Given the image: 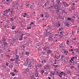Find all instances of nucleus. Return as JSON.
<instances>
[{
  "mask_svg": "<svg viewBox=\"0 0 79 79\" xmlns=\"http://www.w3.org/2000/svg\"><path fill=\"white\" fill-rule=\"evenodd\" d=\"M31 75H32L31 76V79H33L34 77V76H36V77H38V76L39 75V73H31Z\"/></svg>",
  "mask_w": 79,
  "mask_h": 79,
  "instance_id": "f257e3e1",
  "label": "nucleus"
},
{
  "mask_svg": "<svg viewBox=\"0 0 79 79\" xmlns=\"http://www.w3.org/2000/svg\"><path fill=\"white\" fill-rule=\"evenodd\" d=\"M78 44L79 45V43H78Z\"/></svg>",
  "mask_w": 79,
  "mask_h": 79,
  "instance_id": "0e129e2a",
  "label": "nucleus"
},
{
  "mask_svg": "<svg viewBox=\"0 0 79 79\" xmlns=\"http://www.w3.org/2000/svg\"><path fill=\"white\" fill-rule=\"evenodd\" d=\"M59 30L60 31V30H61V28H59Z\"/></svg>",
  "mask_w": 79,
  "mask_h": 79,
  "instance_id": "603ef678",
  "label": "nucleus"
},
{
  "mask_svg": "<svg viewBox=\"0 0 79 79\" xmlns=\"http://www.w3.org/2000/svg\"><path fill=\"white\" fill-rule=\"evenodd\" d=\"M57 74H59V73H58V72H57Z\"/></svg>",
  "mask_w": 79,
  "mask_h": 79,
  "instance_id": "6e6d98bb",
  "label": "nucleus"
},
{
  "mask_svg": "<svg viewBox=\"0 0 79 79\" xmlns=\"http://www.w3.org/2000/svg\"><path fill=\"white\" fill-rule=\"evenodd\" d=\"M30 25L32 26V27H33L34 26V23L33 22H31L30 23Z\"/></svg>",
  "mask_w": 79,
  "mask_h": 79,
  "instance_id": "ddd939ff",
  "label": "nucleus"
},
{
  "mask_svg": "<svg viewBox=\"0 0 79 79\" xmlns=\"http://www.w3.org/2000/svg\"><path fill=\"white\" fill-rule=\"evenodd\" d=\"M16 63H17V64H19V63H20V62H18V61H16Z\"/></svg>",
  "mask_w": 79,
  "mask_h": 79,
  "instance_id": "cd10ccee",
  "label": "nucleus"
},
{
  "mask_svg": "<svg viewBox=\"0 0 79 79\" xmlns=\"http://www.w3.org/2000/svg\"><path fill=\"white\" fill-rule=\"evenodd\" d=\"M78 69H79V66H77Z\"/></svg>",
  "mask_w": 79,
  "mask_h": 79,
  "instance_id": "a18cd8bd",
  "label": "nucleus"
},
{
  "mask_svg": "<svg viewBox=\"0 0 79 79\" xmlns=\"http://www.w3.org/2000/svg\"><path fill=\"white\" fill-rule=\"evenodd\" d=\"M76 38H75V39H73V40H76Z\"/></svg>",
  "mask_w": 79,
  "mask_h": 79,
  "instance_id": "8fccbe9b",
  "label": "nucleus"
},
{
  "mask_svg": "<svg viewBox=\"0 0 79 79\" xmlns=\"http://www.w3.org/2000/svg\"><path fill=\"white\" fill-rule=\"evenodd\" d=\"M24 15H23V17H24V18H25L26 17V16H27V14H26V13H24Z\"/></svg>",
  "mask_w": 79,
  "mask_h": 79,
  "instance_id": "f3484780",
  "label": "nucleus"
},
{
  "mask_svg": "<svg viewBox=\"0 0 79 79\" xmlns=\"http://www.w3.org/2000/svg\"><path fill=\"white\" fill-rule=\"evenodd\" d=\"M44 50H45V51H46V50H47V49L45 48Z\"/></svg>",
  "mask_w": 79,
  "mask_h": 79,
  "instance_id": "c03bdc74",
  "label": "nucleus"
},
{
  "mask_svg": "<svg viewBox=\"0 0 79 79\" xmlns=\"http://www.w3.org/2000/svg\"><path fill=\"white\" fill-rule=\"evenodd\" d=\"M73 5H74V3H73Z\"/></svg>",
  "mask_w": 79,
  "mask_h": 79,
  "instance_id": "3c124183",
  "label": "nucleus"
},
{
  "mask_svg": "<svg viewBox=\"0 0 79 79\" xmlns=\"http://www.w3.org/2000/svg\"><path fill=\"white\" fill-rule=\"evenodd\" d=\"M72 21L73 22V21H74V19H73V20H72Z\"/></svg>",
  "mask_w": 79,
  "mask_h": 79,
  "instance_id": "a19ab883",
  "label": "nucleus"
},
{
  "mask_svg": "<svg viewBox=\"0 0 79 79\" xmlns=\"http://www.w3.org/2000/svg\"><path fill=\"white\" fill-rule=\"evenodd\" d=\"M26 55H27V56H28L29 55V52H26Z\"/></svg>",
  "mask_w": 79,
  "mask_h": 79,
  "instance_id": "6ab92c4d",
  "label": "nucleus"
},
{
  "mask_svg": "<svg viewBox=\"0 0 79 79\" xmlns=\"http://www.w3.org/2000/svg\"><path fill=\"white\" fill-rule=\"evenodd\" d=\"M61 75H63V73H61Z\"/></svg>",
  "mask_w": 79,
  "mask_h": 79,
  "instance_id": "338daca9",
  "label": "nucleus"
},
{
  "mask_svg": "<svg viewBox=\"0 0 79 79\" xmlns=\"http://www.w3.org/2000/svg\"><path fill=\"white\" fill-rule=\"evenodd\" d=\"M17 57L16 58V60H18V59L19 58V56H18L17 55H16Z\"/></svg>",
  "mask_w": 79,
  "mask_h": 79,
  "instance_id": "4be33fe9",
  "label": "nucleus"
},
{
  "mask_svg": "<svg viewBox=\"0 0 79 79\" xmlns=\"http://www.w3.org/2000/svg\"><path fill=\"white\" fill-rule=\"evenodd\" d=\"M67 19L68 21H72L71 18H67Z\"/></svg>",
  "mask_w": 79,
  "mask_h": 79,
  "instance_id": "f8f14e48",
  "label": "nucleus"
},
{
  "mask_svg": "<svg viewBox=\"0 0 79 79\" xmlns=\"http://www.w3.org/2000/svg\"><path fill=\"white\" fill-rule=\"evenodd\" d=\"M75 50L76 51V52H79V50L78 49H75Z\"/></svg>",
  "mask_w": 79,
  "mask_h": 79,
  "instance_id": "393cba45",
  "label": "nucleus"
},
{
  "mask_svg": "<svg viewBox=\"0 0 79 79\" xmlns=\"http://www.w3.org/2000/svg\"><path fill=\"white\" fill-rule=\"evenodd\" d=\"M70 48H73V47L72 46H70Z\"/></svg>",
  "mask_w": 79,
  "mask_h": 79,
  "instance_id": "5fc2aeb1",
  "label": "nucleus"
},
{
  "mask_svg": "<svg viewBox=\"0 0 79 79\" xmlns=\"http://www.w3.org/2000/svg\"><path fill=\"white\" fill-rule=\"evenodd\" d=\"M69 58L68 57H64V61H65V62H68V60Z\"/></svg>",
  "mask_w": 79,
  "mask_h": 79,
  "instance_id": "39448f33",
  "label": "nucleus"
},
{
  "mask_svg": "<svg viewBox=\"0 0 79 79\" xmlns=\"http://www.w3.org/2000/svg\"><path fill=\"white\" fill-rule=\"evenodd\" d=\"M15 27H16V26H12V29H15Z\"/></svg>",
  "mask_w": 79,
  "mask_h": 79,
  "instance_id": "aec40b11",
  "label": "nucleus"
},
{
  "mask_svg": "<svg viewBox=\"0 0 79 79\" xmlns=\"http://www.w3.org/2000/svg\"><path fill=\"white\" fill-rule=\"evenodd\" d=\"M26 6L27 7V8H29V4L27 5Z\"/></svg>",
  "mask_w": 79,
  "mask_h": 79,
  "instance_id": "c85d7f7f",
  "label": "nucleus"
},
{
  "mask_svg": "<svg viewBox=\"0 0 79 79\" xmlns=\"http://www.w3.org/2000/svg\"><path fill=\"white\" fill-rule=\"evenodd\" d=\"M4 45H5V46H6V45H7V43H6V42L4 43Z\"/></svg>",
  "mask_w": 79,
  "mask_h": 79,
  "instance_id": "b1692460",
  "label": "nucleus"
},
{
  "mask_svg": "<svg viewBox=\"0 0 79 79\" xmlns=\"http://www.w3.org/2000/svg\"><path fill=\"white\" fill-rule=\"evenodd\" d=\"M72 58L73 60V59H74V57H73Z\"/></svg>",
  "mask_w": 79,
  "mask_h": 79,
  "instance_id": "ea45409f",
  "label": "nucleus"
},
{
  "mask_svg": "<svg viewBox=\"0 0 79 79\" xmlns=\"http://www.w3.org/2000/svg\"><path fill=\"white\" fill-rule=\"evenodd\" d=\"M9 65V63H6V65L7 67H8V66Z\"/></svg>",
  "mask_w": 79,
  "mask_h": 79,
  "instance_id": "bb28decb",
  "label": "nucleus"
},
{
  "mask_svg": "<svg viewBox=\"0 0 79 79\" xmlns=\"http://www.w3.org/2000/svg\"><path fill=\"white\" fill-rule=\"evenodd\" d=\"M63 3L64 4V6L65 7L68 6L69 5V4H68L67 3L65 2H63Z\"/></svg>",
  "mask_w": 79,
  "mask_h": 79,
  "instance_id": "6e6552de",
  "label": "nucleus"
},
{
  "mask_svg": "<svg viewBox=\"0 0 79 79\" xmlns=\"http://www.w3.org/2000/svg\"><path fill=\"white\" fill-rule=\"evenodd\" d=\"M59 77H62V76L61 75H59Z\"/></svg>",
  "mask_w": 79,
  "mask_h": 79,
  "instance_id": "4c0bfd02",
  "label": "nucleus"
},
{
  "mask_svg": "<svg viewBox=\"0 0 79 79\" xmlns=\"http://www.w3.org/2000/svg\"><path fill=\"white\" fill-rule=\"evenodd\" d=\"M2 56H3V54H1Z\"/></svg>",
  "mask_w": 79,
  "mask_h": 79,
  "instance_id": "e2e57ef3",
  "label": "nucleus"
},
{
  "mask_svg": "<svg viewBox=\"0 0 79 79\" xmlns=\"http://www.w3.org/2000/svg\"><path fill=\"white\" fill-rule=\"evenodd\" d=\"M61 74H63V72H61Z\"/></svg>",
  "mask_w": 79,
  "mask_h": 79,
  "instance_id": "58836bf2",
  "label": "nucleus"
},
{
  "mask_svg": "<svg viewBox=\"0 0 79 79\" xmlns=\"http://www.w3.org/2000/svg\"><path fill=\"white\" fill-rule=\"evenodd\" d=\"M13 19H13V18H12L11 19H10V21H13Z\"/></svg>",
  "mask_w": 79,
  "mask_h": 79,
  "instance_id": "7c9ffc66",
  "label": "nucleus"
},
{
  "mask_svg": "<svg viewBox=\"0 0 79 79\" xmlns=\"http://www.w3.org/2000/svg\"><path fill=\"white\" fill-rule=\"evenodd\" d=\"M8 10H4V13L3 14V15H5V16H7V14H8Z\"/></svg>",
  "mask_w": 79,
  "mask_h": 79,
  "instance_id": "20e7f679",
  "label": "nucleus"
},
{
  "mask_svg": "<svg viewBox=\"0 0 79 79\" xmlns=\"http://www.w3.org/2000/svg\"><path fill=\"white\" fill-rule=\"evenodd\" d=\"M73 55H74V53L73 54Z\"/></svg>",
  "mask_w": 79,
  "mask_h": 79,
  "instance_id": "69168bd1",
  "label": "nucleus"
},
{
  "mask_svg": "<svg viewBox=\"0 0 79 79\" xmlns=\"http://www.w3.org/2000/svg\"><path fill=\"white\" fill-rule=\"evenodd\" d=\"M23 35H24V34H22L20 36V38H19V40L21 41V40H23Z\"/></svg>",
  "mask_w": 79,
  "mask_h": 79,
  "instance_id": "423d86ee",
  "label": "nucleus"
},
{
  "mask_svg": "<svg viewBox=\"0 0 79 79\" xmlns=\"http://www.w3.org/2000/svg\"><path fill=\"white\" fill-rule=\"evenodd\" d=\"M60 75H61V73H60Z\"/></svg>",
  "mask_w": 79,
  "mask_h": 79,
  "instance_id": "864d4df0",
  "label": "nucleus"
},
{
  "mask_svg": "<svg viewBox=\"0 0 79 79\" xmlns=\"http://www.w3.org/2000/svg\"><path fill=\"white\" fill-rule=\"evenodd\" d=\"M70 51H71L72 52H73V49H71Z\"/></svg>",
  "mask_w": 79,
  "mask_h": 79,
  "instance_id": "c9c22d12",
  "label": "nucleus"
},
{
  "mask_svg": "<svg viewBox=\"0 0 79 79\" xmlns=\"http://www.w3.org/2000/svg\"><path fill=\"white\" fill-rule=\"evenodd\" d=\"M54 74H54V73H53V74H52L53 75H54Z\"/></svg>",
  "mask_w": 79,
  "mask_h": 79,
  "instance_id": "680f3d73",
  "label": "nucleus"
},
{
  "mask_svg": "<svg viewBox=\"0 0 79 79\" xmlns=\"http://www.w3.org/2000/svg\"><path fill=\"white\" fill-rule=\"evenodd\" d=\"M48 79H51V78L50 77H48Z\"/></svg>",
  "mask_w": 79,
  "mask_h": 79,
  "instance_id": "79ce46f5",
  "label": "nucleus"
},
{
  "mask_svg": "<svg viewBox=\"0 0 79 79\" xmlns=\"http://www.w3.org/2000/svg\"><path fill=\"white\" fill-rule=\"evenodd\" d=\"M51 52H52V51L51 50H50L47 51V53L48 54L50 53H51Z\"/></svg>",
  "mask_w": 79,
  "mask_h": 79,
  "instance_id": "1a4fd4ad",
  "label": "nucleus"
},
{
  "mask_svg": "<svg viewBox=\"0 0 79 79\" xmlns=\"http://www.w3.org/2000/svg\"><path fill=\"white\" fill-rule=\"evenodd\" d=\"M31 61V60L29 59V58H27V59L26 62H25L24 64L25 66H27V63H28V62H29V61Z\"/></svg>",
  "mask_w": 79,
  "mask_h": 79,
  "instance_id": "f03ea898",
  "label": "nucleus"
},
{
  "mask_svg": "<svg viewBox=\"0 0 79 79\" xmlns=\"http://www.w3.org/2000/svg\"><path fill=\"white\" fill-rule=\"evenodd\" d=\"M64 53H66L65 55H67V54H68V51H64Z\"/></svg>",
  "mask_w": 79,
  "mask_h": 79,
  "instance_id": "2eb2a0df",
  "label": "nucleus"
},
{
  "mask_svg": "<svg viewBox=\"0 0 79 79\" xmlns=\"http://www.w3.org/2000/svg\"><path fill=\"white\" fill-rule=\"evenodd\" d=\"M7 2H9V0H6Z\"/></svg>",
  "mask_w": 79,
  "mask_h": 79,
  "instance_id": "37998d69",
  "label": "nucleus"
},
{
  "mask_svg": "<svg viewBox=\"0 0 79 79\" xmlns=\"http://www.w3.org/2000/svg\"><path fill=\"white\" fill-rule=\"evenodd\" d=\"M44 73V71H41V74H43Z\"/></svg>",
  "mask_w": 79,
  "mask_h": 79,
  "instance_id": "473e14b6",
  "label": "nucleus"
},
{
  "mask_svg": "<svg viewBox=\"0 0 79 79\" xmlns=\"http://www.w3.org/2000/svg\"><path fill=\"white\" fill-rule=\"evenodd\" d=\"M72 53H73V54L74 53V52H72Z\"/></svg>",
  "mask_w": 79,
  "mask_h": 79,
  "instance_id": "09e8293b",
  "label": "nucleus"
},
{
  "mask_svg": "<svg viewBox=\"0 0 79 79\" xmlns=\"http://www.w3.org/2000/svg\"><path fill=\"white\" fill-rule=\"evenodd\" d=\"M31 28V26H30L29 27H27V29H30Z\"/></svg>",
  "mask_w": 79,
  "mask_h": 79,
  "instance_id": "2f4dec72",
  "label": "nucleus"
},
{
  "mask_svg": "<svg viewBox=\"0 0 79 79\" xmlns=\"http://www.w3.org/2000/svg\"><path fill=\"white\" fill-rule=\"evenodd\" d=\"M41 16L42 17H44V15L43 14H42Z\"/></svg>",
  "mask_w": 79,
  "mask_h": 79,
  "instance_id": "f704fd0d",
  "label": "nucleus"
},
{
  "mask_svg": "<svg viewBox=\"0 0 79 79\" xmlns=\"http://www.w3.org/2000/svg\"><path fill=\"white\" fill-rule=\"evenodd\" d=\"M40 67V65H37L35 66L36 68H38V67Z\"/></svg>",
  "mask_w": 79,
  "mask_h": 79,
  "instance_id": "c756f323",
  "label": "nucleus"
},
{
  "mask_svg": "<svg viewBox=\"0 0 79 79\" xmlns=\"http://www.w3.org/2000/svg\"><path fill=\"white\" fill-rule=\"evenodd\" d=\"M60 56H61V55H60L59 56V57H60Z\"/></svg>",
  "mask_w": 79,
  "mask_h": 79,
  "instance_id": "052dcab7",
  "label": "nucleus"
},
{
  "mask_svg": "<svg viewBox=\"0 0 79 79\" xmlns=\"http://www.w3.org/2000/svg\"><path fill=\"white\" fill-rule=\"evenodd\" d=\"M25 39H26V37H24Z\"/></svg>",
  "mask_w": 79,
  "mask_h": 79,
  "instance_id": "bf43d9fd",
  "label": "nucleus"
},
{
  "mask_svg": "<svg viewBox=\"0 0 79 79\" xmlns=\"http://www.w3.org/2000/svg\"><path fill=\"white\" fill-rule=\"evenodd\" d=\"M70 61L71 63H73V59L72 58H71V60H70Z\"/></svg>",
  "mask_w": 79,
  "mask_h": 79,
  "instance_id": "412c9836",
  "label": "nucleus"
},
{
  "mask_svg": "<svg viewBox=\"0 0 79 79\" xmlns=\"http://www.w3.org/2000/svg\"><path fill=\"white\" fill-rule=\"evenodd\" d=\"M62 11H63V13H65V11H64L63 10Z\"/></svg>",
  "mask_w": 79,
  "mask_h": 79,
  "instance_id": "de8ad7c7",
  "label": "nucleus"
},
{
  "mask_svg": "<svg viewBox=\"0 0 79 79\" xmlns=\"http://www.w3.org/2000/svg\"><path fill=\"white\" fill-rule=\"evenodd\" d=\"M14 71L15 73H16L17 74L18 73V70L17 71L16 69L14 70Z\"/></svg>",
  "mask_w": 79,
  "mask_h": 79,
  "instance_id": "a211bd4d",
  "label": "nucleus"
},
{
  "mask_svg": "<svg viewBox=\"0 0 79 79\" xmlns=\"http://www.w3.org/2000/svg\"><path fill=\"white\" fill-rule=\"evenodd\" d=\"M10 74H11L12 76H15V74L13 72H11L10 73Z\"/></svg>",
  "mask_w": 79,
  "mask_h": 79,
  "instance_id": "9d476101",
  "label": "nucleus"
},
{
  "mask_svg": "<svg viewBox=\"0 0 79 79\" xmlns=\"http://www.w3.org/2000/svg\"><path fill=\"white\" fill-rule=\"evenodd\" d=\"M66 44H67V45H69V40H67L66 41Z\"/></svg>",
  "mask_w": 79,
  "mask_h": 79,
  "instance_id": "4468645a",
  "label": "nucleus"
},
{
  "mask_svg": "<svg viewBox=\"0 0 79 79\" xmlns=\"http://www.w3.org/2000/svg\"><path fill=\"white\" fill-rule=\"evenodd\" d=\"M50 68H51V66L50 65L48 64H47L46 65H45L44 66V69H50Z\"/></svg>",
  "mask_w": 79,
  "mask_h": 79,
  "instance_id": "7ed1b4c3",
  "label": "nucleus"
},
{
  "mask_svg": "<svg viewBox=\"0 0 79 79\" xmlns=\"http://www.w3.org/2000/svg\"><path fill=\"white\" fill-rule=\"evenodd\" d=\"M63 28H64L63 27H62V29H63Z\"/></svg>",
  "mask_w": 79,
  "mask_h": 79,
  "instance_id": "13d9d810",
  "label": "nucleus"
},
{
  "mask_svg": "<svg viewBox=\"0 0 79 79\" xmlns=\"http://www.w3.org/2000/svg\"><path fill=\"white\" fill-rule=\"evenodd\" d=\"M61 59H62V58H63V55H61Z\"/></svg>",
  "mask_w": 79,
  "mask_h": 79,
  "instance_id": "72a5a7b5",
  "label": "nucleus"
},
{
  "mask_svg": "<svg viewBox=\"0 0 79 79\" xmlns=\"http://www.w3.org/2000/svg\"><path fill=\"white\" fill-rule=\"evenodd\" d=\"M64 24L67 27H69V24L68 23H65Z\"/></svg>",
  "mask_w": 79,
  "mask_h": 79,
  "instance_id": "9b49d317",
  "label": "nucleus"
},
{
  "mask_svg": "<svg viewBox=\"0 0 79 79\" xmlns=\"http://www.w3.org/2000/svg\"><path fill=\"white\" fill-rule=\"evenodd\" d=\"M77 79H79V78H78Z\"/></svg>",
  "mask_w": 79,
  "mask_h": 79,
  "instance_id": "774afa93",
  "label": "nucleus"
},
{
  "mask_svg": "<svg viewBox=\"0 0 79 79\" xmlns=\"http://www.w3.org/2000/svg\"><path fill=\"white\" fill-rule=\"evenodd\" d=\"M55 66V68H56V67H57V66H58V65H56Z\"/></svg>",
  "mask_w": 79,
  "mask_h": 79,
  "instance_id": "e433bc0d",
  "label": "nucleus"
},
{
  "mask_svg": "<svg viewBox=\"0 0 79 79\" xmlns=\"http://www.w3.org/2000/svg\"><path fill=\"white\" fill-rule=\"evenodd\" d=\"M26 71H27V72H29V69L28 68H27L26 69Z\"/></svg>",
  "mask_w": 79,
  "mask_h": 79,
  "instance_id": "a878e982",
  "label": "nucleus"
},
{
  "mask_svg": "<svg viewBox=\"0 0 79 79\" xmlns=\"http://www.w3.org/2000/svg\"><path fill=\"white\" fill-rule=\"evenodd\" d=\"M60 45H61V44H60V45H59L60 47H60Z\"/></svg>",
  "mask_w": 79,
  "mask_h": 79,
  "instance_id": "4d7b16f0",
  "label": "nucleus"
},
{
  "mask_svg": "<svg viewBox=\"0 0 79 79\" xmlns=\"http://www.w3.org/2000/svg\"><path fill=\"white\" fill-rule=\"evenodd\" d=\"M10 60L12 61H15V59H10Z\"/></svg>",
  "mask_w": 79,
  "mask_h": 79,
  "instance_id": "5701e85b",
  "label": "nucleus"
},
{
  "mask_svg": "<svg viewBox=\"0 0 79 79\" xmlns=\"http://www.w3.org/2000/svg\"><path fill=\"white\" fill-rule=\"evenodd\" d=\"M9 68H10L11 69L12 68H13V66L11 64H10L9 66Z\"/></svg>",
  "mask_w": 79,
  "mask_h": 79,
  "instance_id": "dca6fc26",
  "label": "nucleus"
},
{
  "mask_svg": "<svg viewBox=\"0 0 79 79\" xmlns=\"http://www.w3.org/2000/svg\"><path fill=\"white\" fill-rule=\"evenodd\" d=\"M58 25H59V26H60V24H58Z\"/></svg>",
  "mask_w": 79,
  "mask_h": 79,
  "instance_id": "49530a36",
  "label": "nucleus"
},
{
  "mask_svg": "<svg viewBox=\"0 0 79 79\" xmlns=\"http://www.w3.org/2000/svg\"><path fill=\"white\" fill-rule=\"evenodd\" d=\"M14 10L13 9H9L8 10V11H10V12L11 14H12V13H13V11H14Z\"/></svg>",
  "mask_w": 79,
  "mask_h": 79,
  "instance_id": "0eeeda50",
  "label": "nucleus"
}]
</instances>
